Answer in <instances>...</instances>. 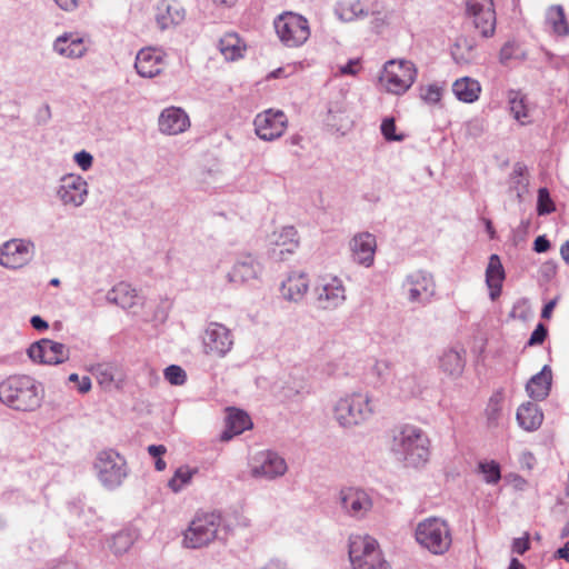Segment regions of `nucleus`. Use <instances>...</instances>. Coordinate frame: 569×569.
Listing matches in <instances>:
<instances>
[{
	"label": "nucleus",
	"mask_w": 569,
	"mask_h": 569,
	"mask_svg": "<svg viewBox=\"0 0 569 569\" xmlns=\"http://www.w3.org/2000/svg\"><path fill=\"white\" fill-rule=\"evenodd\" d=\"M391 450L406 466L417 468L429 460L430 440L421 428L406 423L392 431Z\"/></svg>",
	"instance_id": "nucleus-1"
},
{
	"label": "nucleus",
	"mask_w": 569,
	"mask_h": 569,
	"mask_svg": "<svg viewBox=\"0 0 569 569\" xmlns=\"http://www.w3.org/2000/svg\"><path fill=\"white\" fill-rule=\"evenodd\" d=\"M42 398V388L29 376H11L0 383V400L16 410L33 411Z\"/></svg>",
	"instance_id": "nucleus-2"
},
{
	"label": "nucleus",
	"mask_w": 569,
	"mask_h": 569,
	"mask_svg": "<svg viewBox=\"0 0 569 569\" xmlns=\"http://www.w3.org/2000/svg\"><path fill=\"white\" fill-rule=\"evenodd\" d=\"M349 558L352 569H391L383 559L377 540L368 535L350 537Z\"/></svg>",
	"instance_id": "nucleus-3"
},
{
	"label": "nucleus",
	"mask_w": 569,
	"mask_h": 569,
	"mask_svg": "<svg viewBox=\"0 0 569 569\" xmlns=\"http://www.w3.org/2000/svg\"><path fill=\"white\" fill-rule=\"evenodd\" d=\"M375 412L369 393L353 392L341 398L335 407V418L342 427H353L368 420Z\"/></svg>",
	"instance_id": "nucleus-4"
},
{
	"label": "nucleus",
	"mask_w": 569,
	"mask_h": 569,
	"mask_svg": "<svg viewBox=\"0 0 569 569\" xmlns=\"http://www.w3.org/2000/svg\"><path fill=\"white\" fill-rule=\"evenodd\" d=\"M417 541L435 555H442L451 546V533L446 521L429 518L420 522L416 530Z\"/></svg>",
	"instance_id": "nucleus-5"
},
{
	"label": "nucleus",
	"mask_w": 569,
	"mask_h": 569,
	"mask_svg": "<svg viewBox=\"0 0 569 569\" xmlns=\"http://www.w3.org/2000/svg\"><path fill=\"white\" fill-rule=\"evenodd\" d=\"M221 517L214 512L197 515L184 531L183 545L188 548H201L216 539Z\"/></svg>",
	"instance_id": "nucleus-6"
},
{
	"label": "nucleus",
	"mask_w": 569,
	"mask_h": 569,
	"mask_svg": "<svg viewBox=\"0 0 569 569\" xmlns=\"http://www.w3.org/2000/svg\"><path fill=\"white\" fill-rule=\"evenodd\" d=\"M276 33L290 48L302 46L310 37L308 20L293 12H284L274 20Z\"/></svg>",
	"instance_id": "nucleus-7"
},
{
	"label": "nucleus",
	"mask_w": 569,
	"mask_h": 569,
	"mask_svg": "<svg viewBox=\"0 0 569 569\" xmlns=\"http://www.w3.org/2000/svg\"><path fill=\"white\" fill-rule=\"evenodd\" d=\"M417 70L415 64L406 60H391L385 64L380 82L393 94L405 93L415 82Z\"/></svg>",
	"instance_id": "nucleus-8"
},
{
	"label": "nucleus",
	"mask_w": 569,
	"mask_h": 569,
	"mask_svg": "<svg viewBox=\"0 0 569 569\" xmlns=\"http://www.w3.org/2000/svg\"><path fill=\"white\" fill-rule=\"evenodd\" d=\"M94 468L99 480L108 488L119 487L127 477V462L112 449L98 453Z\"/></svg>",
	"instance_id": "nucleus-9"
},
{
	"label": "nucleus",
	"mask_w": 569,
	"mask_h": 569,
	"mask_svg": "<svg viewBox=\"0 0 569 569\" xmlns=\"http://www.w3.org/2000/svg\"><path fill=\"white\" fill-rule=\"evenodd\" d=\"M253 124L260 139L271 141L283 134L288 127V118L281 110L268 109L256 116Z\"/></svg>",
	"instance_id": "nucleus-10"
},
{
	"label": "nucleus",
	"mask_w": 569,
	"mask_h": 569,
	"mask_svg": "<svg viewBox=\"0 0 569 569\" xmlns=\"http://www.w3.org/2000/svg\"><path fill=\"white\" fill-rule=\"evenodd\" d=\"M233 339L230 330L220 323H210L203 335L204 352L221 358L232 348Z\"/></svg>",
	"instance_id": "nucleus-11"
},
{
	"label": "nucleus",
	"mask_w": 569,
	"mask_h": 569,
	"mask_svg": "<svg viewBox=\"0 0 569 569\" xmlns=\"http://www.w3.org/2000/svg\"><path fill=\"white\" fill-rule=\"evenodd\" d=\"M317 300L323 309H335L346 300V290L342 281L331 274L320 277L316 288Z\"/></svg>",
	"instance_id": "nucleus-12"
},
{
	"label": "nucleus",
	"mask_w": 569,
	"mask_h": 569,
	"mask_svg": "<svg viewBox=\"0 0 569 569\" xmlns=\"http://www.w3.org/2000/svg\"><path fill=\"white\" fill-rule=\"evenodd\" d=\"M29 357L39 363L58 365L64 362L69 357L68 348L50 339H41L32 343L28 349Z\"/></svg>",
	"instance_id": "nucleus-13"
},
{
	"label": "nucleus",
	"mask_w": 569,
	"mask_h": 569,
	"mask_svg": "<svg viewBox=\"0 0 569 569\" xmlns=\"http://www.w3.org/2000/svg\"><path fill=\"white\" fill-rule=\"evenodd\" d=\"M467 8L473 18L475 27L481 36L490 37L496 29V12L492 0H468Z\"/></svg>",
	"instance_id": "nucleus-14"
},
{
	"label": "nucleus",
	"mask_w": 569,
	"mask_h": 569,
	"mask_svg": "<svg viewBox=\"0 0 569 569\" xmlns=\"http://www.w3.org/2000/svg\"><path fill=\"white\" fill-rule=\"evenodd\" d=\"M31 257L32 246L23 240L12 239L0 248V263L6 268H21Z\"/></svg>",
	"instance_id": "nucleus-15"
},
{
	"label": "nucleus",
	"mask_w": 569,
	"mask_h": 569,
	"mask_svg": "<svg viewBox=\"0 0 569 569\" xmlns=\"http://www.w3.org/2000/svg\"><path fill=\"white\" fill-rule=\"evenodd\" d=\"M166 64L164 56L161 51L147 48L138 52L134 67L141 77L153 78L164 70Z\"/></svg>",
	"instance_id": "nucleus-16"
},
{
	"label": "nucleus",
	"mask_w": 569,
	"mask_h": 569,
	"mask_svg": "<svg viewBox=\"0 0 569 569\" xmlns=\"http://www.w3.org/2000/svg\"><path fill=\"white\" fill-rule=\"evenodd\" d=\"M376 249V237L369 232L358 233L350 241L353 260L365 267L373 264Z\"/></svg>",
	"instance_id": "nucleus-17"
},
{
	"label": "nucleus",
	"mask_w": 569,
	"mask_h": 569,
	"mask_svg": "<svg viewBox=\"0 0 569 569\" xmlns=\"http://www.w3.org/2000/svg\"><path fill=\"white\" fill-rule=\"evenodd\" d=\"M269 243L272 246L274 256L283 259L286 253H293L299 247V234L295 227L287 226L280 230L274 231L270 238Z\"/></svg>",
	"instance_id": "nucleus-18"
},
{
	"label": "nucleus",
	"mask_w": 569,
	"mask_h": 569,
	"mask_svg": "<svg viewBox=\"0 0 569 569\" xmlns=\"http://www.w3.org/2000/svg\"><path fill=\"white\" fill-rule=\"evenodd\" d=\"M340 495L343 509L351 516L361 517L372 506L370 497L361 489L347 488Z\"/></svg>",
	"instance_id": "nucleus-19"
},
{
	"label": "nucleus",
	"mask_w": 569,
	"mask_h": 569,
	"mask_svg": "<svg viewBox=\"0 0 569 569\" xmlns=\"http://www.w3.org/2000/svg\"><path fill=\"white\" fill-rule=\"evenodd\" d=\"M190 127L188 114L180 108L170 107L164 109L159 118V128L167 134L184 132Z\"/></svg>",
	"instance_id": "nucleus-20"
},
{
	"label": "nucleus",
	"mask_w": 569,
	"mask_h": 569,
	"mask_svg": "<svg viewBox=\"0 0 569 569\" xmlns=\"http://www.w3.org/2000/svg\"><path fill=\"white\" fill-rule=\"evenodd\" d=\"M58 193L66 204L80 206L87 196V182L79 176L64 177Z\"/></svg>",
	"instance_id": "nucleus-21"
},
{
	"label": "nucleus",
	"mask_w": 569,
	"mask_h": 569,
	"mask_svg": "<svg viewBox=\"0 0 569 569\" xmlns=\"http://www.w3.org/2000/svg\"><path fill=\"white\" fill-rule=\"evenodd\" d=\"M405 287L408 292V298L412 302L427 300L435 291V282L432 278L422 272L409 276L406 280Z\"/></svg>",
	"instance_id": "nucleus-22"
},
{
	"label": "nucleus",
	"mask_w": 569,
	"mask_h": 569,
	"mask_svg": "<svg viewBox=\"0 0 569 569\" xmlns=\"http://www.w3.org/2000/svg\"><path fill=\"white\" fill-rule=\"evenodd\" d=\"M505 279L506 273L500 257L493 253L489 257L488 266L486 269V283L489 289L490 299L492 301L500 297Z\"/></svg>",
	"instance_id": "nucleus-23"
},
{
	"label": "nucleus",
	"mask_w": 569,
	"mask_h": 569,
	"mask_svg": "<svg viewBox=\"0 0 569 569\" xmlns=\"http://www.w3.org/2000/svg\"><path fill=\"white\" fill-rule=\"evenodd\" d=\"M258 462L251 469L254 477L274 478L282 476L287 470L286 461L273 452L261 453Z\"/></svg>",
	"instance_id": "nucleus-24"
},
{
	"label": "nucleus",
	"mask_w": 569,
	"mask_h": 569,
	"mask_svg": "<svg viewBox=\"0 0 569 569\" xmlns=\"http://www.w3.org/2000/svg\"><path fill=\"white\" fill-rule=\"evenodd\" d=\"M261 271L260 263L250 254L239 259L229 272V280L234 283H243L256 279Z\"/></svg>",
	"instance_id": "nucleus-25"
},
{
	"label": "nucleus",
	"mask_w": 569,
	"mask_h": 569,
	"mask_svg": "<svg viewBox=\"0 0 569 569\" xmlns=\"http://www.w3.org/2000/svg\"><path fill=\"white\" fill-rule=\"evenodd\" d=\"M552 383V371L549 366H543L541 371L531 377L527 382L528 396L536 400H543L550 392Z\"/></svg>",
	"instance_id": "nucleus-26"
},
{
	"label": "nucleus",
	"mask_w": 569,
	"mask_h": 569,
	"mask_svg": "<svg viewBox=\"0 0 569 569\" xmlns=\"http://www.w3.org/2000/svg\"><path fill=\"white\" fill-rule=\"evenodd\" d=\"M518 425L526 431H536L543 421V412L538 405L532 402L522 403L516 415Z\"/></svg>",
	"instance_id": "nucleus-27"
},
{
	"label": "nucleus",
	"mask_w": 569,
	"mask_h": 569,
	"mask_svg": "<svg viewBox=\"0 0 569 569\" xmlns=\"http://www.w3.org/2000/svg\"><path fill=\"white\" fill-rule=\"evenodd\" d=\"M309 289V280L303 272H293L288 276L281 287L282 296L291 301L301 300Z\"/></svg>",
	"instance_id": "nucleus-28"
},
{
	"label": "nucleus",
	"mask_w": 569,
	"mask_h": 569,
	"mask_svg": "<svg viewBox=\"0 0 569 569\" xmlns=\"http://www.w3.org/2000/svg\"><path fill=\"white\" fill-rule=\"evenodd\" d=\"M53 48L60 56L70 59L80 58L87 51L83 40L73 34L57 38Z\"/></svg>",
	"instance_id": "nucleus-29"
},
{
	"label": "nucleus",
	"mask_w": 569,
	"mask_h": 569,
	"mask_svg": "<svg viewBox=\"0 0 569 569\" xmlns=\"http://www.w3.org/2000/svg\"><path fill=\"white\" fill-rule=\"evenodd\" d=\"M252 426L250 417L237 409L229 411L227 418V429L221 435V440L228 441L233 436L242 433L244 430L250 429Z\"/></svg>",
	"instance_id": "nucleus-30"
},
{
	"label": "nucleus",
	"mask_w": 569,
	"mask_h": 569,
	"mask_svg": "<svg viewBox=\"0 0 569 569\" xmlns=\"http://www.w3.org/2000/svg\"><path fill=\"white\" fill-rule=\"evenodd\" d=\"M452 91L460 101L472 103L479 99L481 86L476 79L463 77L453 82Z\"/></svg>",
	"instance_id": "nucleus-31"
},
{
	"label": "nucleus",
	"mask_w": 569,
	"mask_h": 569,
	"mask_svg": "<svg viewBox=\"0 0 569 569\" xmlns=\"http://www.w3.org/2000/svg\"><path fill=\"white\" fill-rule=\"evenodd\" d=\"M184 18V10L177 4L162 2L157 8L156 22L161 30L178 24Z\"/></svg>",
	"instance_id": "nucleus-32"
},
{
	"label": "nucleus",
	"mask_w": 569,
	"mask_h": 569,
	"mask_svg": "<svg viewBox=\"0 0 569 569\" xmlns=\"http://www.w3.org/2000/svg\"><path fill=\"white\" fill-rule=\"evenodd\" d=\"M246 44L237 33H226L219 41V50L226 60L234 61L243 56Z\"/></svg>",
	"instance_id": "nucleus-33"
},
{
	"label": "nucleus",
	"mask_w": 569,
	"mask_h": 569,
	"mask_svg": "<svg viewBox=\"0 0 569 569\" xmlns=\"http://www.w3.org/2000/svg\"><path fill=\"white\" fill-rule=\"evenodd\" d=\"M546 19L556 36L566 37L569 34V23L561 6L556 4L549 7Z\"/></svg>",
	"instance_id": "nucleus-34"
},
{
	"label": "nucleus",
	"mask_w": 569,
	"mask_h": 569,
	"mask_svg": "<svg viewBox=\"0 0 569 569\" xmlns=\"http://www.w3.org/2000/svg\"><path fill=\"white\" fill-rule=\"evenodd\" d=\"M440 368L445 373L458 377L463 372L465 358L456 350L445 351L440 358Z\"/></svg>",
	"instance_id": "nucleus-35"
},
{
	"label": "nucleus",
	"mask_w": 569,
	"mask_h": 569,
	"mask_svg": "<svg viewBox=\"0 0 569 569\" xmlns=\"http://www.w3.org/2000/svg\"><path fill=\"white\" fill-rule=\"evenodd\" d=\"M508 100L513 118L521 124L530 122L529 109L525 96L519 91L511 90L508 93Z\"/></svg>",
	"instance_id": "nucleus-36"
},
{
	"label": "nucleus",
	"mask_w": 569,
	"mask_h": 569,
	"mask_svg": "<svg viewBox=\"0 0 569 569\" xmlns=\"http://www.w3.org/2000/svg\"><path fill=\"white\" fill-rule=\"evenodd\" d=\"M475 41L467 37H459L452 49L451 54L457 63H469L475 58Z\"/></svg>",
	"instance_id": "nucleus-37"
},
{
	"label": "nucleus",
	"mask_w": 569,
	"mask_h": 569,
	"mask_svg": "<svg viewBox=\"0 0 569 569\" xmlns=\"http://www.w3.org/2000/svg\"><path fill=\"white\" fill-rule=\"evenodd\" d=\"M327 124L337 132L345 134L351 128L352 120L345 108H330L327 117Z\"/></svg>",
	"instance_id": "nucleus-38"
},
{
	"label": "nucleus",
	"mask_w": 569,
	"mask_h": 569,
	"mask_svg": "<svg viewBox=\"0 0 569 569\" xmlns=\"http://www.w3.org/2000/svg\"><path fill=\"white\" fill-rule=\"evenodd\" d=\"M338 13L341 20L352 21L359 17L366 16L368 12L365 10L360 0H351L340 3Z\"/></svg>",
	"instance_id": "nucleus-39"
},
{
	"label": "nucleus",
	"mask_w": 569,
	"mask_h": 569,
	"mask_svg": "<svg viewBox=\"0 0 569 569\" xmlns=\"http://www.w3.org/2000/svg\"><path fill=\"white\" fill-rule=\"evenodd\" d=\"M196 472V469H191L188 466L178 468L168 482L169 488L174 492L180 491L186 485L190 482Z\"/></svg>",
	"instance_id": "nucleus-40"
},
{
	"label": "nucleus",
	"mask_w": 569,
	"mask_h": 569,
	"mask_svg": "<svg viewBox=\"0 0 569 569\" xmlns=\"http://www.w3.org/2000/svg\"><path fill=\"white\" fill-rule=\"evenodd\" d=\"M97 380L100 386L110 389L112 386L119 387L117 382L118 370L110 365H99L96 369Z\"/></svg>",
	"instance_id": "nucleus-41"
},
{
	"label": "nucleus",
	"mask_w": 569,
	"mask_h": 569,
	"mask_svg": "<svg viewBox=\"0 0 569 569\" xmlns=\"http://www.w3.org/2000/svg\"><path fill=\"white\" fill-rule=\"evenodd\" d=\"M503 393L501 391L495 392L487 405L486 417L490 425L496 426L502 411Z\"/></svg>",
	"instance_id": "nucleus-42"
},
{
	"label": "nucleus",
	"mask_w": 569,
	"mask_h": 569,
	"mask_svg": "<svg viewBox=\"0 0 569 569\" xmlns=\"http://www.w3.org/2000/svg\"><path fill=\"white\" fill-rule=\"evenodd\" d=\"M133 543V537L130 532L127 531H120L117 535L113 536L112 542H111V550L116 555H121L130 549V547Z\"/></svg>",
	"instance_id": "nucleus-43"
},
{
	"label": "nucleus",
	"mask_w": 569,
	"mask_h": 569,
	"mask_svg": "<svg viewBox=\"0 0 569 569\" xmlns=\"http://www.w3.org/2000/svg\"><path fill=\"white\" fill-rule=\"evenodd\" d=\"M556 210L555 203L550 198L549 191L546 188H540L538 190V204L537 211L538 214H549Z\"/></svg>",
	"instance_id": "nucleus-44"
},
{
	"label": "nucleus",
	"mask_w": 569,
	"mask_h": 569,
	"mask_svg": "<svg viewBox=\"0 0 569 569\" xmlns=\"http://www.w3.org/2000/svg\"><path fill=\"white\" fill-rule=\"evenodd\" d=\"M442 89L437 84L420 87V98L429 104H436L441 100Z\"/></svg>",
	"instance_id": "nucleus-45"
},
{
	"label": "nucleus",
	"mask_w": 569,
	"mask_h": 569,
	"mask_svg": "<svg viewBox=\"0 0 569 569\" xmlns=\"http://www.w3.org/2000/svg\"><path fill=\"white\" fill-rule=\"evenodd\" d=\"M480 471L485 475L486 482L497 483L500 478V467L496 461L481 462L479 465Z\"/></svg>",
	"instance_id": "nucleus-46"
},
{
	"label": "nucleus",
	"mask_w": 569,
	"mask_h": 569,
	"mask_svg": "<svg viewBox=\"0 0 569 569\" xmlns=\"http://www.w3.org/2000/svg\"><path fill=\"white\" fill-rule=\"evenodd\" d=\"M164 378L173 386H181L187 380L186 371L176 365H171L164 370Z\"/></svg>",
	"instance_id": "nucleus-47"
},
{
	"label": "nucleus",
	"mask_w": 569,
	"mask_h": 569,
	"mask_svg": "<svg viewBox=\"0 0 569 569\" xmlns=\"http://www.w3.org/2000/svg\"><path fill=\"white\" fill-rule=\"evenodd\" d=\"M381 133L388 141H402L403 134L396 133V123L393 118H387L381 123Z\"/></svg>",
	"instance_id": "nucleus-48"
},
{
	"label": "nucleus",
	"mask_w": 569,
	"mask_h": 569,
	"mask_svg": "<svg viewBox=\"0 0 569 569\" xmlns=\"http://www.w3.org/2000/svg\"><path fill=\"white\" fill-rule=\"evenodd\" d=\"M530 549V536L528 532L520 538H516L512 541V551L518 555H523Z\"/></svg>",
	"instance_id": "nucleus-49"
},
{
	"label": "nucleus",
	"mask_w": 569,
	"mask_h": 569,
	"mask_svg": "<svg viewBox=\"0 0 569 569\" xmlns=\"http://www.w3.org/2000/svg\"><path fill=\"white\" fill-rule=\"evenodd\" d=\"M547 335H548L547 328L542 323H539L536 327V329L533 330V332L531 333L528 345L529 346L541 345L545 341V339L547 338Z\"/></svg>",
	"instance_id": "nucleus-50"
},
{
	"label": "nucleus",
	"mask_w": 569,
	"mask_h": 569,
	"mask_svg": "<svg viewBox=\"0 0 569 569\" xmlns=\"http://www.w3.org/2000/svg\"><path fill=\"white\" fill-rule=\"evenodd\" d=\"M69 380L71 382H76L77 383L78 390L81 393H87L91 389V380L87 376L80 378L77 373H71L69 376Z\"/></svg>",
	"instance_id": "nucleus-51"
},
{
	"label": "nucleus",
	"mask_w": 569,
	"mask_h": 569,
	"mask_svg": "<svg viewBox=\"0 0 569 569\" xmlns=\"http://www.w3.org/2000/svg\"><path fill=\"white\" fill-rule=\"evenodd\" d=\"M361 70V62L359 59H352L347 64L341 66L339 71L341 74L356 76Z\"/></svg>",
	"instance_id": "nucleus-52"
},
{
	"label": "nucleus",
	"mask_w": 569,
	"mask_h": 569,
	"mask_svg": "<svg viewBox=\"0 0 569 569\" xmlns=\"http://www.w3.org/2000/svg\"><path fill=\"white\" fill-rule=\"evenodd\" d=\"M392 363L388 360H378L373 366V371L378 378H383L390 372Z\"/></svg>",
	"instance_id": "nucleus-53"
},
{
	"label": "nucleus",
	"mask_w": 569,
	"mask_h": 569,
	"mask_svg": "<svg viewBox=\"0 0 569 569\" xmlns=\"http://www.w3.org/2000/svg\"><path fill=\"white\" fill-rule=\"evenodd\" d=\"M74 160L82 170H88L92 164V156L86 151L76 153Z\"/></svg>",
	"instance_id": "nucleus-54"
},
{
	"label": "nucleus",
	"mask_w": 569,
	"mask_h": 569,
	"mask_svg": "<svg viewBox=\"0 0 569 569\" xmlns=\"http://www.w3.org/2000/svg\"><path fill=\"white\" fill-rule=\"evenodd\" d=\"M260 569H292L289 563L282 559L274 558L270 559L263 567Z\"/></svg>",
	"instance_id": "nucleus-55"
},
{
	"label": "nucleus",
	"mask_w": 569,
	"mask_h": 569,
	"mask_svg": "<svg viewBox=\"0 0 569 569\" xmlns=\"http://www.w3.org/2000/svg\"><path fill=\"white\" fill-rule=\"evenodd\" d=\"M520 465L522 468H526L528 470H532L536 465V458L532 452L526 451L520 457Z\"/></svg>",
	"instance_id": "nucleus-56"
},
{
	"label": "nucleus",
	"mask_w": 569,
	"mask_h": 569,
	"mask_svg": "<svg viewBox=\"0 0 569 569\" xmlns=\"http://www.w3.org/2000/svg\"><path fill=\"white\" fill-rule=\"evenodd\" d=\"M550 248V242L545 236H539L533 242V250L536 252H546Z\"/></svg>",
	"instance_id": "nucleus-57"
},
{
	"label": "nucleus",
	"mask_w": 569,
	"mask_h": 569,
	"mask_svg": "<svg viewBox=\"0 0 569 569\" xmlns=\"http://www.w3.org/2000/svg\"><path fill=\"white\" fill-rule=\"evenodd\" d=\"M56 3L63 10L70 11L77 8L78 0H54Z\"/></svg>",
	"instance_id": "nucleus-58"
},
{
	"label": "nucleus",
	"mask_w": 569,
	"mask_h": 569,
	"mask_svg": "<svg viewBox=\"0 0 569 569\" xmlns=\"http://www.w3.org/2000/svg\"><path fill=\"white\" fill-rule=\"evenodd\" d=\"M167 451L166 447L162 446V445H159V446H156V445H151L148 447V452L154 457V458H160L162 455H164Z\"/></svg>",
	"instance_id": "nucleus-59"
},
{
	"label": "nucleus",
	"mask_w": 569,
	"mask_h": 569,
	"mask_svg": "<svg viewBox=\"0 0 569 569\" xmlns=\"http://www.w3.org/2000/svg\"><path fill=\"white\" fill-rule=\"evenodd\" d=\"M32 327L36 330H46L48 329V323L39 316H33L30 320Z\"/></svg>",
	"instance_id": "nucleus-60"
},
{
	"label": "nucleus",
	"mask_w": 569,
	"mask_h": 569,
	"mask_svg": "<svg viewBox=\"0 0 569 569\" xmlns=\"http://www.w3.org/2000/svg\"><path fill=\"white\" fill-rule=\"evenodd\" d=\"M555 557L559 558V559H563L567 562H569V541H567L562 548H559L556 551Z\"/></svg>",
	"instance_id": "nucleus-61"
},
{
	"label": "nucleus",
	"mask_w": 569,
	"mask_h": 569,
	"mask_svg": "<svg viewBox=\"0 0 569 569\" xmlns=\"http://www.w3.org/2000/svg\"><path fill=\"white\" fill-rule=\"evenodd\" d=\"M512 49H513V47H512V44H510V43H507V44H505V46L501 48V50H500V60H501L502 62H505V61H507V60H509V59L511 58V56H512Z\"/></svg>",
	"instance_id": "nucleus-62"
},
{
	"label": "nucleus",
	"mask_w": 569,
	"mask_h": 569,
	"mask_svg": "<svg viewBox=\"0 0 569 569\" xmlns=\"http://www.w3.org/2000/svg\"><path fill=\"white\" fill-rule=\"evenodd\" d=\"M527 172V167L523 164V163H516L513 166V170H512V177L513 178H520V177H523Z\"/></svg>",
	"instance_id": "nucleus-63"
},
{
	"label": "nucleus",
	"mask_w": 569,
	"mask_h": 569,
	"mask_svg": "<svg viewBox=\"0 0 569 569\" xmlns=\"http://www.w3.org/2000/svg\"><path fill=\"white\" fill-rule=\"evenodd\" d=\"M556 307V300L549 301L542 309L541 317L543 319H549L551 317V313Z\"/></svg>",
	"instance_id": "nucleus-64"
}]
</instances>
